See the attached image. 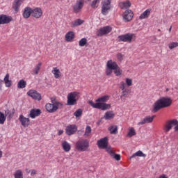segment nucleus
I'll return each instance as SVG.
<instances>
[{"instance_id":"b1692460","label":"nucleus","mask_w":178,"mask_h":178,"mask_svg":"<svg viewBox=\"0 0 178 178\" xmlns=\"http://www.w3.org/2000/svg\"><path fill=\"white\" fill-rule=\"evenodd\" d=\"M105 120H111L115 118V113L113 111H109L105 113L104 116Z\"/></svg>"},{"instance_id":"39448f33","label":"nucleus","mask_w":178,"mask_h":178,"mask_svg":"<svg viewBox=\"0 0 178 178\" xmlns=\"http://www.w3.org/2000/svg\"><path fill=\"white\" fill-rule=\"evenodd\" d=\"M89 147V143L87 139H82L76 143V148L78 151L83 152L87 151Z\"/></svg>"},{"instance_id":"7ed1b4c3","label":"nucleus","mask_w":178,"mask_h":178,"mask_svg":"<svg viewBox=\"0 0 178 178\" xmlns=\"http://www.w3.org/2000/svg\"><path fill=\"white\" fill-rule=\"evenodd\" d=\"M112 0H103L102 1V14L106 16L109 13V10L112 9Z\"/></svg>"},{"instance_id":"4c0bfd02","label":"nucleus","mask_w":178,"mask_h":178,"mask_svg":"<svg viewBox=\"0 0 178 178\" xmlns=\"http://www.w3.org/2000/svg\"><path fill=\"white\" fill-rule=\"evenodd\" d=\"M5 115H6V116H8V119H9V120H10V119H12V118H13V115H15V109L13 110V112H10L9 110L6 111Z\"/></svg>"},{"instance_id":"f704fd0d","label":"nucleus","mask_w":178,"mask_h":178,"mask_svg":"<svg viewBox=\"0 0 178 178\" xmlns=\"http://www.w3.org/2000/svg\"><path fill=\"white\" fill-rule=\"evenodd\" d=\"M15 178H23V172L22 170H17L14 173Z\"/></svg>"},{"instance_id":"2f4dec72","label":"nucleus","mask_w":178,"mask_h":178,"mask_svg":"<svg viewBox=\"0 0 178 178\" xmlns=\"http://www.w3.org/2000/svg\"><path fill=\"white\" fill-rule=\"evenodd\" d=\"M42 63H39L35 67V68L33 70V72L32 74H38L40 69H41V66H42Z\"/></svg>"},{"instance_id":"a878e982","label":"nucleus","mask_w":178,"mask_h":178,"mask_svg":"<svg viewBox=\"0 0 178 178\" xmlns=\"http://www.w3.org/2000/svg\"><path fill=\"white\" fill-rule=\"evenodd\" d=\"M9 77V74H6L3 80L6 87L8 88L12 86V80H10Z\"/></svg>"},{"instance_id":"c9c22d12","label":"nucleus","mask_w":178,"mask_h":178,"mask_svg":"<svg viewBox=\"0 0 178 178\" xmlns=\"http://www.w3.org/2000/svg\"><path fill=\"white\" fill-rule=\"evenodd\" d=\"M136 130L133 127H131L129 130L128 134H127V137L131 138L134 136H136Z\"/></svg>"},{"instance_id":"de8ad7c7","label":"nucleus","mask_w":178,"mask_h":178,"mask_svg":"<svg viewBox=\"0 0 178 178\" xmlns=\"http://www.w3.org/2000/svg\"><path fill=\"white\" fill-rule=\"evenodd\" d=\"M125 81H126V84L128 87H130L132 86L133 84V80H131V79H129V78H127L125 79Z\"/></svg>"},{"instance_id":"f8f14e48","label":"nucleus","mask_w":178,"mask_h":178,"mask_svg":"<svg viewBox=\"0 0 178 178\" xmlns=\"http://www.w3.org/2000/svg\"><path fill=\"white\" fill-rule=\"evenodd\" d=\"M27 95L31 97V98H33V99L41 101V94L38 93V92L35 90H30L27 92Z\"/></svg>"},{"instance_id":"f3484780","label":"nucleus","mask_w":178,"mask_h":178,"mask_svg":"<svg viewBox=\"0 0 178 178\" xmlns=\"http://www.w3.org/2000/svg\"><path fill=\"white\" fill-rule=\"evenodd\" d=\"M156 115H152V117L148 115L143 118L140 122L138 123V126L145 124V123H152L154 122V119Z\"/></svg>"},{"instance_id":"680f3d73","label":"nucleus","mask_w":178,"mask_h":178,"mask_svg":"<svg viewBox=\"0 0 178 178\" xmlns=\"http://www.w3.org/2000/svg\"><path fill=\"white\" fill-rule=\"evenodd\" d=\"M165 91L168 92V91H169V88H167Z\"/></svg>"},{"instance_id":"bb28decb","label":"nucleus","mask_w":178,"mask_h":178,"mask_svg":"<svg viewBox=\"0 0 178 178\" xmlns=\"http://www.w3.org/2000/svg\"><path fill=\"white\" fill-rule=\"evenodd\" d=\"M136 156H143V158H145V156H147V154H144L142 151L138 150V152L132 154L130 156L129 159H133V158H136Z\"/></svg>"},{"instance_id":"603ef678","label":"nucleus","mask_w":178,"mask_h":178,"mask_svg":"<svg viewBox=\"0 0 178 178\" xmlns=\"http://www.w3.org/2000/svg\"><path fill=\"white\" fill-rule=\"evenodd\" d=\"M51 104H56V103L59 102H56V97H51Z\"/></svg>"},{"instance_id":"13d9d810","label":"nucleus","mask_w":178,"mask_h":178,"mask_svg":"<svg viewBox=\"0 0 178 178\" xmlns=\"http://www.w3.org/2000/svg\"><path fill=\"white\" fill-rule=\"evenodd\" d=\"M26 173H30V172H31V170L26 168Z\"/></svg>"},{"instance_id":"aec40b11","label":"nucleus","mask_w":178,"mask_h":178,"mask_svg":"<svg viewBox=\"0 0 178 178\" xmlns=\"http://www.w3.org/2000/svg\"><path fill=\"white\" fill-rule=\"evenodd\" d=\"M107 153L108 154V155H110V156H111L113 158V159H115V161H120L122 156H120V154H116L115 153V152H113V150H112L111 149H107Z\"/></svg>"},{"instance_id":"423d86ee","label":"nucleus","mask_w":178,"mask_h":178,"mask_svg":"<svg viewBox=\"0 0 178 178\" xmlns=\"http://www.w3.org/2000/svg\"><path fill=\"white\" fill-rule=\"evenodd\" d=\"M63 104L60 102H58L56 104H51V103H47L45 106L46 110L47 112L49 113H54V112H56L59 108L62 107Z\"/></svg>"},{"instance_id":"c03bdc74","label":"nucleus","mask_w":178,"mask_h":178,"mask_svg":"<svg viewBox=\"0 0 178 178\" xmlns=\"http://www.w3.org/2000/svg\"><path fill=\"white\" fill-rule=\"evenodd\" d=\"M114 73L115 74V76H120L123 73V71L118 66V68L114 70Z\"/></svg>"},{"instance_id":"58836bf2","label":"nucleus","mask_w":178,"mask_h":178,"mask_svg":"<svg viewBox=\"0 0 178 178\" xmlns=\"http://www.w3.org/2000/svg\"><path fill=\"white\" fill-rule=\"evenodd\" d=\"M52 73L54 74L55 79H59V77H60V75L59 74V73H60V71L58 70V68L54 67Z\"/></svg>"},{"instance_id":"1a4fd4ad","label":"nucleus","mask_w":178,"mask_h":178,"mask_svg":"<svg viewBox=\"0 0 178 178\" xmlns=\"http://www.w3.org/2000/svg\"><path fill=\"white\" fill-rule=\"evenodd\" d=\"M134 36V33H127L124 35H119L118 40L119 41H122V42H131Z\"/></svg>"},{"instance_id":"c85d7f7f","label":"nucleus","mask_w":178,"mask_h":178,"mask_svg":"<svg viewBox=\"0 0 178 178\" xmlns=\"http://www.w3.org/2000/svg\"><path fill=\"white\" fill-rule=\"evenodd\" d=\"M84 23V21L81 19H77L74 22L71 23V27H77V26H81Z\"/></svg>"},{"instance_id":"ddd939ff","label":"nucleus","mask_w":178,"mask_h":178,"mask_svg":"<svg viewBox=\"0 0 178 178\" xmlns=\"http://www.w3.org/2000/svg\"><path fill=\"white\" fill-rule=\"evenodd\" d=\"M13 21L12 16L6 15H0V24H9L10 22Z\"/></svg>"},{"instance_id":"6ab92c4d","label":"nucleus","mask_w":178,"mask_h":178,"mask_svg":"<svg viewBox=\"0 0 178 178\" xmlns=\"http://www.w3.org/2000/svg\"><path fill=\"white\" fill-rule=\"evenodd\" d=\"M32 16L35 19H40L42 16V10L40 8L32 9Z\"/></svg>"},{"instance_id":"9d476101","label":"nucleus","mask_w":178,"mask_h":178,"mask_svg":"<svg viewBox=\"0 0 178 178\" xmlns=\"http://www.w3.org/2000/svg\"><path fill=\"white\" fill-rule=\"evenodd\" d=\"M83 6H84V1L79 0V1H76V3L72 6L74 13H80L81 9H83Z\"/></svg>"},{"instance_id":"864d4df0","label":"nucleus","mask_w":178,"mask_h":178,"mask_svg":"<svg viewBox=\"0 0 178 178\" xmlns=\"http://www.w3.org/2000/svg\"><path fill=\"white\" fill-rule=\"evenodd\" d=\"M34 175H37V170H32L31 172V176H34Z\"/></svg>"},{"instance_id":"dca6fc26","label":"nucleus","mask_w":178,"mask_h":178,"mask_svg":"<svg viewBox=\"0 0 178 178\" xmlns=\"http://www.w3.org/2000/svg\"><path fill=\"white\" fill-rule=\"evenodd\" d=\"M42 112L40 108H33L31 110L29 113V118H31V119H35L37 116H40Z\"/></svg>"},{"instance_id":"3c124183","label":"nucleus","mask_w":178,"mask_h":178,"mask_svg":"<svg viewBox=\"0 0 178 178\" xmlns=\"http://www.w3.org/2000/svg\"><path fill=\"white\" fill-rule=\"evenodd\" d=\"M117 58L118 60H123V54H122L121 53L118 54Z\"/></svg>"},{"instance_id":"72a5a7b5","label":"nucleus","mask_w":178,"mask_h":178,"mask_svg":"<svg viewBox=\"0 0 178 178\" xmlns=\"http://www.w3.org/2000/svg\"><path fill=\"white\" fill-rule=\"evenodd\" d=\"M111 134H116L118 133V125H112L108 128Z\"/></svg>"},{"instance_id":"20e7f679","label":"nucleus","mask_w":178,"mask_h":178,"mask_svg":"<svg viewBox=\"0 0 178 178\" xmlns=\"http://www.w3.org/2000/svg\"><path fill=\"white\" fill-rule=\"evenodd\" d=\"M173 126H175L174 127L175 131H178L177 120L173 119V120L167 121L164 128V131H165V133H168V131L172 130V127H173Z\"/></svg>"},{"instance_id":"393cba45","label":"nucleus","mask_w":178,"mask_h":178,"mask_svg":"<svg viewBox=\"0 0 178 178\" xmlns=\"http://www.w3.org/2000/svg\"><path fill=\"white\" fill-rule=\"evenodd\" d=\"M149 15H151V9H147L140 15L139 19L140 20H143V19H148Z\"/></svg>"},{"instance_id":"473e14b6","label":"nucleus","mask_w":178,"mask_h":178,"mask_svg":"<svg viewBox=\"0 0 178 178\" xmlns=\"http://www.w3.org/2000/svg\"><path fill=\"white\" fill-rule=\"evenodd\" d=\"M26 86H27V82L24 79H21L17 83L18 88H26Z\"/></svg>"},{"instance_id":"0eeeda50","label":"nucleus","mask_w":178,"mask_h":178,"mask_svg":"<svg viewBox=\"0 0 178 178\" xmlns=\"http://www.w3.org/2000/svg\"><path fill=\"white\" fill-rule=\"evenodd\" d=\"M108 144H109V141L108 140V136H106L97 140V145L99 148H101L102 149H106L107 152H108V149H112V147L108 146Z\"/></svg>"},{"instance_id":"052dcab7","label":"nucleus","mask_w":178,"mask_h":178,"mask_svg":"<svg viewBox=\"0 0 178 178\" xmlns=\"http://www.w3.org/2000/svg\"><path fill=\"white\" fill-rule=\"evenodd\" d=\"M171 31H172V26H170L169 29V33H170Z\"/></svg>"},{"instance_id":"e433bc0d","label":"nucleus","mask_w":178,"mask_h":178,"mask_svg":"<svg viewBox=\"0 0 178 178\" xmlns=\"http://www.w3.org/2000/svg\"><path fill=\"white\" fill-rule=\"evenodd\" d=\"M129 92H130V90L129 89L124 90L121 93V96H120L121 99H123V98H127Z\"/></svg>"},{"instance_id":"bf43d9fd","label":"nucleus","mask_w":178,"mask_h":178,"mask_svg":"<svg viewBox=\"0 0 178 178\" xmlns=\"http://www.w3.org/2000/svg\"><path fill=\"white\" fill-rule=\"evenodd\" d=\"M0 158H2V151L0 150Z\"/></svg>"},{"instance_id":"f257e3e1","label":"nucleus","mask_w":178,"mask_h":178,"mask_svg":"<svg viewBox=\"0 0 178 178\" xmlns=\"http://www.w3.org/2000/svg\"><path fill=\"white\" fill-rule=\"evenodd\" d=\"M108 101H109V97L108 95H104L96 99V103H94L92 100H90L88 102V104H89V105H90V106L95 109L106 111L108 109H111V104L105 103L108 102Z\"/></svg>"},{"instance_id":"6e6d98bb","label":"nucleus","mask_w":178,"mask_h":178,"mask_svg":"<svg viewBox=\"0 0 178 178\" xmlns=\"http://www.w3.org/2000/svg\"><path fill=\"white\" fill-rule=\"evenodd\" d=\"M63 133V130H59L58 131V136H62V134Z\"/></svg>"},{"instance_id":"cd10ccee","label":"nucleus","mask_w":178,"mask_h":178,"mask_svg":"<svg viewBox=\"0 0 178 178\" xmlns=\"http://www.w3.org/2000/svg\"><path fill=\"white\" fill-rule=\"evenodd\" d=\"M62 147H63V149H64V151L65 152H69V151H70L72 147L70 146V144H69V143H67V141H64L62 143Z\"/></svg>"},{"instance_id":"09e8293b","label":"nucleus","mask_w":178,"mask_h":178,"mask_svg":"<svg viewBox=\"0 0 178 178\" xmlns=\"http://www.w3.org/2000/svg\"><path fill=\"white\" fill-rule=\"evenodd\" d=\"M113 72V70L108 68V67H106V76H111V74H112Z\"/></svg>"},{"instance_id":"a211bd4d","label":"nucleus","mask_w":178,"mask_h":178,"mask_svg":"<svg viewBox=\"0 0 178 178\" xmlns=\"http://www.w3.org/2000/svg\"><path fill=\"white\" fill-rule=\"evenodd\" d=\"M19 120L21 122V124H22L24 127H29V124H30V118H27L23 115H20Z\"/></svg>"},{"instance_id":"f03ea898","label":"nucleus","mask_w":178,"mask_h":178,"mask_svg":"<svg viewBox=\"0 0 178 178\" xmlns=\"http://www.w3.org/2000/svg\"><path fill=\"white\" fill-rule=\"evenodd\" d=\"M172 99L170 97H160L153 104V109L152 110V112L153 113H156V112L161 111V109H163V108H169V106L172 105Z\"/></svg>"},{"instance_id":"9b49d317","label":"nucleus","mask_w":178,"mask_h":178,"mask_svg":"<svg viewBox=\"0 0 178 178\" xmlns=\"http://www.w3.org/2000/svg\"><path fill=\"white\" fill-rule=\"evenodd\" d=\"M111 31H112V27L109 26H104L98 31L97 35V37H102V35L109 34Z\"/></svg>"},{"instance_id":"412c9836","label":"nucleus","mask_w":178,"mask_h":178,"mask_svg":"<svg viewBox=\"0 0 178 178\" xmlns=\"http://www.w3.org/2000/svg\"><path fill=\"white\" fill-rule=\"evenodd\" d=\"M106 67L113 70H115L119 68V65L117 62L113 61L112 60H109L106 63Z\"/></svg>"},{"instance_id":"c756f323","label":"nucleus","mask_w":178,"mask_h":178,"mask_svg":"<svg viewBox=\"0 0 178 178\" xmlns=\"http://www.w3.org/2000/svg\"><path fill=\"white\" fill-rule=\"evenodd\" d=\"M74 38V32L73 31H70L66 33L65 35V39L66 41H72Z\"/></svg>"},{"instance_id":"79ce46f5","label":"nucleus","mask_w":178,"mask_h":178,"mask_svg":"<svg viewBox=\"0 0 178 178\" xmlns=\"http://www.w3.org/2000/svg\"><path fill=\"white\" fill-rule=\"evenodd\" d=\"M6 120V117L5 116V114H3L2 112H0V124H3Z\"/></svg>"},{"instance_id":"6e6552de","label":"nucleus","mask_w":178,"mask_h":178,"mask_svg":"<svg viewBox=\"0 0 178 178\" xmlns=\"http://www.w3.org/2000/svg\"><path fill=\"white\" fill-rule=\"evenodd\" d=\"M79 96L77 92H72L68 94L67 105H76Z\"/></svg>"},{"instance_id":"49530a36","label":"nucleus","mask_w":178,"mask_h":178,"mask_svg":"<svg viewBox=\"0 0 178 178\" xmlns=\"http://www.w3.org/2000/svg\"><path fill=\"white\" fill-rule=\"evenodd\" d=\"M91 131H92L91 127L88 125L85 130V136H89Z\"/></svg>"},{"instance_id":"4468645a","label":"nucleus","mask_w":178,"mask_h":178,"mask_svg":"<svg viewBox=\"0 0 178 178\" xmlns=\"http://www.w3.org/2000/svg\"><path fill=\"white\" fill-rule=\"evenodd\" d=\"M133 16H134V14L133 13V11L131 10L130 9L126 10L123 14L124 21L126 23L131 22V20H132L133 19Z\"/></svg>"},{"instance_id":"2eb2a0df","label":"nucleus","mask_w":178,"mask_h":178,"mask_svg":"<svg viewBox=\"0 0 178 178\" xmlns=\"http://www.w3.org/2000/svg\"><path fill=\"white\" fill-rule=\"evenodd\" d=\"M77 131V126L76 124H70L66 127L65 133L67 136H73Z\"/></svg>"},{"instance_id":"5fc2aeb1","label":"nucleus","mask_w":178,"mask_h":178,"mask_svg":"<svg viewBox=\"0 0 178 178\" xmlns=\"http://www.w3.org/2000/svg\"><path fill=\"white\" fill-rule=\"evenodd\" d=\"M2 83H3V80L0 79V91H2Z\"/></svg>"},{"instance_id":"4d7b16f0","label":"nucleus","mask_w":178,"mask_h":178,"mask_svg":"<svg viewBox=\"0 0 178 178\" xmlns=\"http://www.w3.org/2000/svg\"><path fill=\"white\" fill-rule=\"evenodd\" d=\"M101 122H102V120H99L97 122V126H99V124H101Z\"/></svg>"},{"instance_id":"ea45409f","label":"nucleus","mask_w":178,"mask_h":178,"mask_svg":"<svg viewBox=\"0 0 178 178\" xmlns=\"http://www.w3.org/2000/svg\"><path fill=\"white\" fill-rule=\"evenodd\" d=\"M99 5V0H93L92 1V3L90 4L91 8L92 9H97Z\"/></svg>"},{"instance_id":"7c9ffc66","label":"nucleus","mask_w":178,"mask_h":178,"mask_svg":"<svg viewBox=\"0 0 178 178\" xmlns=\"http://www.w3.org/2000/svg\"><path fill=\"white\" fill-rule=\"evenodd\" d=\"M130 6H131V3H130V1H127L125 2H121L120 3V7L121 8V9H123V8H130Z\"/></svg>"},{"instance_id":"5701e85b","label":"nucleus","mask_w":178,"mask_h":178,"mask_svg":"<svg viewBox=\"0 0 178 178\" xmlns=\"http://www.w3.org/2000/svg\"><path fill=\"white\" fill-rule=\"evenodd\" d=\"M33 13V9L30 7H26L24 8L23 16L24 19H29Z\"/></svg>"},{"instance_id":"4be33fe9","label":"nucleus","mask_w":178,"mask_h":178,"mask_svg":"<svg viewBox=\"0 0 178 178\" xmlns=\"http://www.w3.org/2000/svg\"><path fill=\"white\" fill-rule=\"evenodd\" d=\"M23 1L24 0H15L13 4V9L15 10V12H19V9H20V6L22 3H23Z\"/></svg>"},{"instance_id":"8fccbe9b","label":"nucleus","mask_w":178,"mask_h":178,"mask_svg":"<svg viewBox=\"0 0 178 178\" xmlns=\"http://www.w3.org/2000/svg\"><path fill=\"white\" fill-rule=\"evenodd\" d=\"M120 88L122 90V91H124V90H125L124 88H126V83L124 81H122L120 83Z\"/></svg>"},{"instance_id":"a18cd8bd","label":"nucleus","mask_w":178,"mask_h":178,"mask_svg":"<svg viewBox=\"0 0 178 178\" xmlns=\"http://www.w3.org/2000/svg\"><path fill=\"white\" fill-rule=\"evenodd\" d=\"M177 47H178V42H173L168 44V48H170V49H173L174 48H177Z\"/></svg>"},{"instance_id":"a19ab883","label":"nucleus","mask_w":178,"mask_h":178,"mask_svg":"<svg viewBox=\"0 0 178 178\" xmlns=\"http://www.w3.org/2000/svg\"><path fill=\"white\" fill-rule=\"evenodd\" d=\"M79 47H85V45H87V38H83L81 39L79 42Z\"/></svg>"},{"instance_id":"37998d69","label":"nucleus","mask_w":178,"mask_h":178,"mask_svg":"<svg viewBox=\"0 0 178 178\" xmlns=\"http://www.w3.org/2000/svg\"><path fill=\"white\" fill-rule=\"evenodd\" d=\"M83 115V110L81 108L77 109L74 113V116H76V118H80Z\"/></svg>"}]
</instances>
